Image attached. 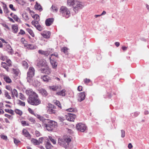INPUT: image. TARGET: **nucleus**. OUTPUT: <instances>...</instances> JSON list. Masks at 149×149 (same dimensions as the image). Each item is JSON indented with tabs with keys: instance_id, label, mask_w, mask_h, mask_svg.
Instances as JSON below:
<instances>
[{
	"instance_id": "f257e3e1",
	"label": "nucleus",
	"mask_w": 149,
	"mask_h": 149,
	"mask_svg": "<svg viewBox=\"0 0 149 149\" xmlns=\"http://www.w3.org/2000/svg\"><path fill=\"white\" fill-rule=\"evenodd\" d=\"M38 118L42 121V126L45 127L48 131H52L55 127L56 123L54 121L49 119H44L43 117L38 115Z\"/></svg>"
},
{
	"instance_id": "f03ea898",
	"label": "nucleus",
	"mask_w": 149,
	"mask_h": 149,
	"mask_svg": "<svg viewBox=\"0 0 149 149\" xmlns=\"http://www.w3.org/2000/svg\"><path fill=\"white\" fill-rule=\"evenodd\" d=\"M27 100L29 104L33 106H37L41 103V101L37 94L31 97H28Z\"/></svg>"
},
{
	"instance_id": "7ed1b4c3",
	"label": "nucleus",
	"mask_w": 149,
	"mask_h": 149,
	"mask_svg": "<svg viewBox=\"0 0 149 149\" xmlns=\"http://www.w3.org/2000/svg\"><path fill=\"white\" fill-rule=\"evenodd\" d=\"M71 141V139L67 137H65L63 138V139L59 138L58 139V145L66 148L68 147L69 143Z\"/></svg>"
},
{
	"instance_id": "20e7f679",
	"label": "nucleus",
	"mask_w": 149,
	"mask_h": 149,
	"mask_svg": "<svg viewBox=\"0 0 149 149\" xmlns=\"http://www.w3.org/2000/svg\"><path fill=\"white\" fill-rule=\"evenodd\" d=\"M60 11L62 14L63 16L66 18H68L70 15V11L65 6L61 7L60 9Z\"/></svg>"
},
{
	"instance_id": "39448f33",
	"label": "nucleus",
	"mask_w": 149,
	"mask_h": 149,
	"mask_svg": "<svg viewBox=\"0 0 149 149\" xmlns=\"http://www.w3.org/2000/svg\"><path fill=\"white\" fill-rule=\"evenodd\" d=\"M34 75V69L33 67H30L27 73V81L31 82L32 78Z\"/></svg>"
},
{
	"instance_id": "423d86ee",
	"label": "nucleus",
	"mask_w": 149,
	"mask_h": 149,
	"mask_svg": "<svg viewBox=\"0 0 149 149\" xmlns=\"http://www.w3.org/2000/svg\"><path fill=\"white\" fill-rule=\"evenodd\" d=\"M83 7L81 3L77 1L75 2L74 5V7L73 10L75 12V13H78V11L80 10Z\"/></svg>"
},
{
	"instance_id": "0eeeda50",
	"label": "nucleus",
	"mask_w": 149,
	"mask_h": 149,
	"mask_svg": "<svg viewBox=\"0 0 149 149\" xmlns=\"http://www.w3.org/2000/svg\"><path fill=\"white\" fill-rule=\"evenodd\" d=\"M76 128L77 130L83 132L86 130L87 127L85 124L80 123L76 125Z\"/></svg>"
},
{
	"instance_id": "6e6552de",
	"label": "nucleus",
	"mask_w": 149,
	"mask_h": 149,
	"mask_svg": "<svg viewBox=\"0 0 149 149\" xmlns=\"http://www.w3.org/2000/svg\"><path fill=\"white\" fill-rule=\"evenodd\" d=\"M76 117V115L73 113H68L66 116V119L69 121H74V120Z\"/></svg>"
},
{
	"instance_id": "1a4fd4ad",
	"label": "nucleus",
	"mask_w": 149,
	"mask_h": 149,
	"mask_svg": "<svg viewBox=\"0 0 149 149\" xmlns=\"http://www.w3.org/2000/svg\"><path fill=\"white\" fill-rule=\"evenodd\" d=\"M85 97V94L84 92L79 93L78 94V100L80 102H81L84 99Z\"/></svg>"
},
{
	"instance_id": "9d476101",
	"label": "nucleus",
	"mask_w": 149,
	"mask_h": 149,
	"mask_svg": "<svg viewBox=\"0 0 149 149\" xmlns=\"http://www.w3.org/2000/svg\"><path fill=\"white\" fill-rule=\"evenodd\" d=\"M54 18H49L46 19L45 21V24L46 26H50L53 22Z\"/></svg>"
},
{
	"instance_id": "9b49d317",
	"label": "nucleus",
	"mask_w": 149,
	"mask_h": 149,
	"mask_svg": "<svg viewBox=\"0 0 149 149\" xmlns=\"http://www.w3.org/2000/svg\"><path fill=\"white\" fill-rule=\"evenodd\" d=\"M23 135L28 139H30L31 138V135L29 133L28 131L26 129H24L22 130Z\"/></svg>"
},
{
	"instance_id": "f8f14e48",
	"label": "nucleus",
	"mask_w": 149,
	"mask_h": 149,
	"mask_svg": "<svg viewBox=\"0 0 149 149\" xmlns=\"http://www.w3.org/2000/svg\"><path fill=\"white\" fill-rule=\"evenodd\" d=\"M37 65L38 67H47V64L45 61H44L43 60H40L37 63Z\"/></svg>"
},
{
	"instance_id": "ddd939ff",
	"label": "nucleus",
	"mask_w": 149,
	"mask_h": 149,
	"mask_svg": "<svg viewBox=\"0 0 149 149\" xmlns=\"http://www.w3.org/2000/svg\"><path fill=\"white\" fill-rule=\"evenodd\" d=\"M61 88V86L59 85H55L49 86V89L54 91H57V90H60Z\"/></svg>"
},
{
	"instance_id": "4468645a",
	"label": "nucleus",
	"mask_w": 149,
	"mask_h": 149,
	"mask_svg": "<svg viewBox=\"0 0 149 149\" xmlns=\"http://www.w3.org/2000/svg\"><path fill=\"white\" fill-rule=\"evenodd\" d=\"M25 92L27 95L29 96V97H31L32 96H33L35 94H36V93L33 91L31 89L26 90Z\"/></svg>"
},
{
	"instance_id": "2eb2a0df",
	"label": "nucleus",
	"mask_w": 149,
	"mask_h": 149,
	"mask_svg": "<svg viewBox=\"0 0 149 149\" xmlns=\"http://www.w3.org/2000/svg\"><path fill=\"white\" fill-rule=\"evenodd\" d=\"M50 32L48 31H45L43 33H41L42 36L44 38H49L50 36Z\"/></svg>"
},
{
	"instance_id": "dca6fc26",
	"label": "nucleus",
	"mask_w": 149,
	"mask_h": 149,
	"mask_svg": "<svg viewBox=\"0 0 149 149\" xmlns=\"http://www.w3.org/2000/svg\"><path fill=\"white\" fill-rule=\"evenodd\" d=\"M6 48L7 51L9 54H13V50L10 45H7L6 46Z\"/></svg>"
},
{
	"instance_id": "f3484780",
	"label": "nucleus",
	"mask_w": 149,
	"mask_h": 149,
	"mask_svg": "<svg viewBox=\"0 0 149 149\" xmlns=\"http://www.w3.org/2000/svg\"><path fill=\"white\" fill-rule=\"evenodd\" d=\"M41 79L44 81L48 82L50 81L51 79L49 76L47 75H44L43 76H41Z\"/></svg>"
},
{
	"instance_id": "a211bd4d",
	"label": "nucleus",
	"mask_w": 149,
	"mask_h": 149,
	"mask_svg": "<svg viewBox=\"0 0 149 149\" xmlns=\"http://www.w3.org/2000/svg\"><path fill=\"white\" fill-rule=\"evenodd\" d=\"M39 92L44 96L46 97L48 95L46 91L43 88L40 89L39 90Z\"/></svg>"
},
{
	"instance_id": "6ab92c4d",
	"label": "nucleus",
	"mask_w": 149,
	"mask_h": 149,
	"mask_svg": "<svg viewBox=\"0 0 149 149\" xmlns=\"http://www.w3.org/2000/svg\"><path fill=\"white\" fill-rule=\"evenodd\" d=\"M41 71L42 72L45 73L47 74H49L51 72L50 70L48 68L47 66L46 67V68H42Z\"/></svg>"
},
{
	"instance_id": "aec40b11",
	"label": "nucleus",
	"mask_w": 149,
	"mask_h": 149,
	"mask_svg": "<svg viewBox=\"0 0 149 149\" xmlns=\"http://www.w3.org/2000/svg\"><path fill=\"white\" fill-rule=\"evenodd\" d=\"M50 62L52 65V67L54 68H56L57 66V63L56 61L51 59V58H49Z\"/></svg>"
},
{
	"instance_id": "412c9836",
	"label": "nucleus",
	"mask_w": 149,
	"mask_h": 149,
	"mask_svg": "<svg viewBox=\"0 0 149 149\" xmlns=\"http://www.w3.org/2000/svg\"><path fill=\"white\" fill-rule=\"evenodd\" d=\"M35 8L37 10H38L40 11L42 10V9L41 5L39 4L37 2H36V4L35 5Z\"/></svg>"
},
{
	"instance_id": "4be33fe9",
	"label": "nucleus",
	"mask_w": 149,
	"mask_h": 149,
	"mask_svg": "<svg viewBox=\"0 0 149 149\" xmlns=\"http://www.w3.org/2000/svg\"><path fill=\"white\" fill-rule=\"evenodd\" d=\"M66 91L65 89H63L61 91L58 92L56 93V94L58 95H60L62 96H64L65 95V92Z\"/></svg>"
},
{
	"instance_id": "5701e85b",
	"label": "nucleus",
	"mask_w": 149,
	"mask_h": 149,
	"mask_svg": "<svg viewBox=\"0 0 149 149\" xmlns=\"http://www.w3.org/2000/svg\"><path fill=\"white\" fill-rule=\"evenodd\" d=\"M18 27L17 24H14L12 25V29L13 32L15 33H17L18 31Z\"/></svg>"
},
{
	"instance_id": "b1692460",
	"label": "nucleus",
	"mask_w": 149,
	"mask_h": 149,
	"mask_svg": "<svg viewBox=\"0 0 149 149\" xmlns=\"http://www.w3.org/2000/svg\"><path fill=\"white\" fill-rule=\"evenodd\" d=\"M38 53L40 54L44 55L45 56H47L49 55L48 51H44L42 50H39L38 51Z\"/></svg>"
},
{
	"instance_id": "393cba45",
	"label": "nucleus",
	"mask_w": 149,
	"mask_h": 149,
	"mask_svg": "<svg viewBox=\"0 0 149 149\" xmlns=\"http://www.w3.org/2000/svg\"><path fill=\"white\" fill-rule=\"evenodd\" d=\"M3 4V10L5 13H8L9 12V11L8 10V8H7V6L6 4H5L3 2H2Z\"/></svg>"
},
{
	"instance_id": "a878e982",
	"label": "nucleus",
	"mask_w": 149,
	"mask_h": 149,
	"mask_svg": "<svg viewBox=\"0 0 149 149\" xmlns=\"http://www.w3.org/2000/svg\"><path fill=\"white\" fill-rule=\"evenodd\" d=\"M45 147L47 149H52L53 146L49 142L47 141L46 143Z\"/></svg>"
},
{
	"instance_id": "bb28decb",
	"label": "nucleus",
	"mask_w": 149,
	"mask_h": 149,
	"mask_svg": "<svg viewBox=\"0 0 149 149\" xmlns=\"http://www.w3.org/2000/svg\"><path fill=\"white\" fill-rule=\"evenodd\" d=\"M27 47V48H29L31 49H35L36 48V46H34L32 44H29L26 46Z\"/></svg>"
},
{
	"instance_id": "cd10ccee",
	"label": "nucleus",
	"mask_w": 149,
	"mask_h": 149,
	"mask_svg": "<svg viewBox=\"0 0 149 149\" xmlns=\"http://www.w3.org/2000/svg\"><path fill=\"white\" fill-rule=\"evenodd\" d=\"M49 114H55L56 111L54 109L49 108L47 110Z\"/></svg>"
},
{
	"instance_id": "c85d7f7f",
	"label": "nucleus",
	"mask_w": 149,
	"mask_h": 149,
	"mask_svg": "<svg viewBox=\"0 0 149 149\" xmlns=\"http://www.w3.org/2000/svg\"><path fill=\"white\" fill-rule=\"evenodd\" d=\"M17 104L20 105L21 106H25V103L24 102H22L20 100H17Z\"/></svg>"
},
{
	"instance_id": "c756f323",
	"label": "nucleus",
	"mask_w": 149,
	"mask_h": 149,
	"mask_svg": "<svg viewBox=\"0 0 149 149\" xmlns=\"http://www.w3.org/2000/svg\"><path fill=\"white\" fill-rule=\"evenodd\" d=\"M26 31L33 37H34V34L32 30L30 29L27 28L26 29Z\"/></svg>"
},
{
	"instance_id": "7c9ffc66",
	"label": "nucleus",
	"mask_w": 149,
	"mask_h": 149,
	"mask_svg": "<svg viewBox=\"0 0 149 149\" xmlns=\"http://www.w3.org/2000/svg\"><path fill=\"white\" fill-rule=\"evenodd\" d=\"M39 20H33L31 22V23L34 26H36L38 24H40L39 23Z\"/></svg>"
},
{
	"instance_id": "2f4dec72",
	"label": "nucleus",
	"mask_w": 149,
	"mask_h": 149,
	"mask_svg": "<svg viewBox=\"0 0 149 149\" xmlns=\"http://www.w3.org/2000/svg\"><path fill=\"white\" fill-rule=\"evenodd\" d=\"M68 48L65 47H63L61 49V51L62 52H63V53L65 54H68Z\"/></svg>"
},
{
	"instance_id": "473e14b6",
	"label": "nucleus",
	"mask_w": 149,
	"mask_h": 149,
	"mask_svg": "<svg viewBox=\"0 0 149 149\" xmlns=\"http://www.w3.org/2000/svg\"><path fill=\"white\" fill-rule=\"evenodd\" d=\"M31 141L32 143H34L35 145L39 144V141L37 140L34 139L32 138L31 140Z\"/></svg>"
},
{
	"instance_id": "72a5a7b5",
	"label": "nucleus",
	"mask_w": 149,
	"mask_h": 149,
	"mask_svg": "<svg viewBox=\"0 0 149 149\" xmlns=\"http://www.w3.org/2000/svg\"><path fill=\"white\" fill-rule=\"evenodd\" d=\"M4 80L7 83H10L11 82V80L8 77H4Z\"/></svg>"
},
{
	"instance_id": "f704fd0d",
	"label": "nucleus",
	"mask_w": 149,
	"mask_h": 149,
	"mask_svg": "<svg viewBox=\"0 0 149 149\" xmlns=\"http://www.w3.org/2000/svg\"><path fill=\"white\" fill-rule=\"evenodd\" d=\"M6 88L8 89V90L10 91L11 93V95L12 97H14V95L13 94V92L12 89L10 87V86H6Z\"/></svg>"
},
{
	"instance_id": "c9c22d12",
	"label": "nucleus",
	"mask_w": 149,
	"mask_h": 149,
	"mask_svg": "<svg viewBox=\"0 0 149 149\" xmlns=\"http://www.w3.org/2000/svg\"><path fill=\"white\" fill-rule=\"evenodd\" d=\"M15 112L17 114H18L20 116H21L22 114V111L19 109H16L15 110Z\"/></svg>"
},
{
	"instance_id": "e433bc0d",
	"label": "nucleus",
	"mask_w": 149,
	"mask_h": 149,
	"mask_svg": "<svg viewBox=\"0 0 149 149\" xmlns=\"http://www.w3.org/2000/svg\"><path fill=\"white\" fill-rule=\"evenodd\" d=\"M67 111H69L70 112H76L77 111V110L75 108H71L68 109L66 110Z\"/></svg>"
},
{
	"instance_id": "4c0bfd02",
	"label": "nucleus",
	"mask_w": 149,
	"mask_h": 149,
	"mask_svg": "<svg viewBox=\"0 0 149 149\" xmlns=\"http://www.w3.org/2000/svg\"><path fill=\"white\" fill-rule=\"evenodd\" d=\"M5 111L6 112H8L12 115L14 114V111L12 109L10 110L9 109H5Z\"/></svg>"
},
{
	"instance_id": "58836bf2",
	"label": "nucleus",
	"mask_w": 149,
	"mask_h": 149,
	"mask_svg": "<svg viewBox=\"0 0 149 149\" xmlns=\"http://www.w3.org/2000/svg\"><path fill=\"white\" fill-rule=\"evenodd\" d=\"M35 27L39 31H41L42 30V27L40 24H38Z\"/></svg>"
},
{
	"instance_id": "ea45409f",
	"label": "nucleus",
	"mask_w": 149,
	"mask_h": 149,
	"mask_svg": "<svg viewBox=\"0 0 149 149\" xmlns=\"http://www.w3.org/2000/svg\"><path fill=\"white\" fill-rule=\"evenodd\" d=\"M22 65L25 68H27L28 66V65L26 61H24L22 62Z\"/></svg>"
},
{
	"instance_id": "a19ab883",
	"label": "nucleus",
	"mask_w": 149,
	"mask_h": 149,
	"mask_svg": "<svg viewBox=\"0 0 149 149\" xmlns=\"http://www.w3.org/2000/svg\"><path fill=\"white\" fill-rule=\"evenodd\" d=\"M32 17L35 20H40L39 16L37 14H35L32 16Z\"/></svg>"
},
{
	"instance_id": "79ce46f5",
	"label": "nucleus",
	"mask_w": 149,
	"mask_h": 149,
	"mask_svg": "<svg viewBox=\"0 0 149 149\" xmlns=\"http://www.w3.org/2000/svg\"><path fill=\"white\" fill-rule=\"evenodd\" d=\"M49 139L54 144H55L56 143V141L54 139H53L52 138V137L51 136H49Z\"/></svg>"
},
{
	"instance_id": "37998d69",
	"label": "nucleus",
	"mask_w": 149,
	"mask_h": 149,
	"mask_svg": "<svg viewBox=\"0 0 149 149\" xmlns=\"http://www.w3.org/2000/svg\"><path fill=\"white\" fill-rule=\"evenodd\" d=\"M12 17L16 22H19V20H20L16 15H14L13 16H12Z\"/></svg>"
},
{
	"instance_id": "c03bdc74",
	"label": "nucleus",
	"mask_w": 149,
	"mask_h": 149,
	"mask_svg": "<svg viewBox=\"0 0 149 149\" xmlns=\"http://www.w3.org/2000/svg\"><path fill=\"white\" fill-rule=\"evenodd\" d=\"M21 123L23 126H29V124L28 123H26V121H21Z\"/></svg>"
},
{
	"instance_id": "a18cd8bd",
	"label": "nucleus",
	"mask_w": 149,
	"mask_h": 149,
	"mask_svg": "<svg viewBox=\"0 0 149 149\" xmlns=\"http://www.w3.org/2000/svg\"><path fill=\"white\" fill-rule=\"evenodd\" d=\"M51 8L53 10V11L57 12L58 10V8L56 7L53 6L52 5L51 7Z\"/></svg>"
},
{
	"instance_id": "49530a36",
	"label": "nucleus",
	"mask_w": 149,
	"mask_h": 149,
	"mask_svg": "<svg viewBox=\"0 0 149 149\" xmlns=\"http://www.w3.org/2000/svg\"><path fill=\"white\" fill-rule=\"evenodd\" d=\"M1 65L2 66L6 69H7L8 68L7 67V65L5 63L2 62Z\"/></svg>"
},
{
	"instance_id": "de8ad7c7",
	"label": "nucleus",
	"mask_w": 149,
	"mask_h": 149,
	"mask_svg": "<svg viewBox=\"0 0 149 149\" xmlns=\"http://www.w3.org/2000/svg\"><path fill=\"white\" fill-rule=\"evenodd\" d=\"M13 71L14 74H15L16 76H18L19 74V71L17 70L13 69Z\"/></svg>"
},
{
	"instance_id": "09e8293b",
	"label": "nucleus",
	"mask_w": 149,
	"mask_h": 149,
	"mask_svg": "<svg viewBox=\"0 0 149 149\" xmlns=\"http://www.w3.org/2000/svg\"><path fill=\"white\" fill-rule=\"evenodd\" d=\"M5 97H6L8 99H11V97L9 95L8 92L7 91H6L5 92Z\"/></svg>"
},
{
	"instance_id": "8fccbe9b",
	"label": "nucleus",
	"mask_w": 149,
	"mask_h": 149,
	"mask_svg": "<svg viewBox=\"0 0 149 149\" xmlns=\"http://www.w3.org/2000/svg\"><path fill=\"white\" fill-rule=\"evenodd\" d=\"M1 24L3 27H5L8 30H9L10 29V28L5 23H1Z\"/></svg>"
},
{
	"instance_id": "3c124183",
	"label": "nucleus",
	"mask_w": 149,
	"mask_h": 149,
	"mask_svg": "<svg viewBox=\"0 0 149 149\" xmlns=\"http://www.w3.org/2000/svg\"><path fill=\"white\" fill-rule=\"evenodd\" d=\"M121 137L122 138H124L125 136V132L123 130H121Z\"/></svg>"
},
{
	"instance_id": "603ef678",
	"label": "nucleus",
	"mask_w": 149,
	"mask_h": 149,
	"mask_svg": "<svg viewBox=\"0 0 149 149\" xmlns=\"http://www.w3.org/2000/svg\"><path fill=\"white\" fill-rule=\"evenodd\" d=\"M54 103L59 108H60L61 109V107L60 106V102L58 101H56Z\"/></svg>"
},
{
	"instance_id": "864d4df0",
	"label": "nucleus",
	"mask_w": 149,
	"mask_h": 149,
	"mask_svg": "<svg viewBox=\"0 0 149 149\" xmlns=\"http://www.w3.org/2000/svg\"><path fill=\"white\" fill-rule=\"evenodd\" d=\"M13 92V95H14L17 97L18 96V94L16 90L15 89H14Z\"/></svg>"
},
{
	"instance_id": "5fc2aeb1",
	"label": "nucleus",
	"mask_w": 149,
	"mask_h": 149,
	"mask_svg": "<svg viewBox=\"0 0 149 149\" xmlns=\"http://www.w3.org/2000/svg\"><path fill=\"white\" fill-rule=\"evenodd\" d=\"M48 107L49 108L53 109H55L56 108V107L55 106L51 104H49L48 105Z\"/></svg>"
},
{
	"instance_id": "6e6d98bb",
	"label": "nucleus",
	"mask_w": 149,
	"mask_h": 149,
	"mask_svg": "<svg viewBox=\"0 0 149 149\" xmlns=\"http://www.w3.org/2000/svg\"><path fill=\"white\" fill-rule=\"evenodd\" d=\"M19 98L20 99L22 100H24L25 99V97L23 95L22 93H20V97Z\"/></svg>"
},
{
	"instance_id": "4d7b16f0",
	"label": "nucleus",
	"mask_w": 149,
	"mask_h": 149,
	"mask_svg": "<svg viewBox=\"0 0 149 149\" xmlns=\"http://www.w3.org/2000/svg\"><path fill=\"white\" fill-rule=\"evenodd\" d=\"M4 115L6 117H7L9 119H12L13 118V117L11 115L7 114H5Z\"/></svg>"
},
{
	"instance_id": "13d9d810",
	"label": "nucleus",
	"mask_w": 149,
	"mask_h": 149,
	"mask_svg": "<svg viewBox=\"0 0 149 149\" xmlns=\"http://www.w3.org/2000/svg\"><path fill=\"white\" fill-rule=\"evenodd\" d=\"M6 61V62L8 63V65L9 66H11V61L10 59H7Z\"/></svg>"
},
{
	"instance_id": "bf43d9fd",
	"label": "nucleus",
	"mask_w": 149,
	"mask_h": 149,
	"mask_svg": "<svg viewBox=\"0 0 149 149\" xmlns=\"http://www.w3.org/2000/svg\"><path fill=\"white\" fill-rule=\"evenodd\" d=\"M1 137L2 139L4 140H6L7 139V137L6 136L2 134L1 135Z\"/></svg>"
},
{
	"instance_id": "052dcab7",
	"label": "nucleus",
	"mask_w": 149,
	"mask_h": 149,
	"mask_svg": "<svg viewBox=\"0 0 149 149\" xmlns=\"http://www.w3.org/2000/svg\"><path fill=\"white\" fill-rule=\"evenodd\" d=\"M9 8L13 10L16 11V9L13 7V4H10L9 5Z\"/></svg>"
},
{
	"instance_id": "680f3d73",
	"label": "nucleus",
	"mask_w": 149,
	"mask_h": 149,
	"mask_svg": "<svg viewBox=\"0 0 149 149\" xmlns=\"http://www.w3.org/2000/svg\"><path fill=\"white\" fill-rule=\"evenodd\" d=\"M16 3L19 4H21L23 2V1L21 0H15Z\"/></svg>"
},
{
	"instance_id": "e2e57ef3",
	"label": "nucleus",
	"mask_w": 149,
	"mask_h": 149,
	"mask_svg": "<svg viewBox=\"0 0 149 149\" xmlns=\"http://www.w3.org/2000/svg\"><path fill=\"white\" fill-rule=\"evenodd\" d=\"M29 120L31 122L35 123L36 122L35 120L32 118H30L29 119Z\"/></svg>"
},
{
	"instance_id": "0e129e2a",
	"label": "nucleus",
	"mask_w": 149,
	"mask_h": 149,
	"mask_svg": "<svg viewBox=\"0 0 149 149\" xmlns=\"http://www.w3.org/2000/svg\"><path fill=\"white\" fill-rule=\"evenodd\" d=\"M28 110L30 113L32 114L35 115L34 111L32 110V109H31L30 108H29Z\"/></svg>"
},
{
	"instance_id": "69168bd1",
	"label": "nucleus",
	"mask_w": 149,
	"mask_h": 149,
	"mask_svg": "<svg viewBox=\"0 0 149 149\" xmlns=\"http://www.w3.org/2000/svg\"><path fill=\"white\" fill-rule=\"evenodd\" d=\"M91 81L90 79H84V81L85 84H88Z\"/></svg>"
},
{
	"instance_id": "338daca9",
	"label": "nucleus",
	"mask_w": 149,
	"mask_h": 149,
	"mask_svg": "<svg viewBox=\"0 0 149 149\" xmlns=\"http://www.w3.org/2000/svg\"><path fill=\"white\" fill-rule=\"evenodd\" d=\"M14 141L15 144H17L18 143L20 142V141L15 139H14Z\"/></svg>"
},
{
	"instance_id": "774afa93",
	"label": "nucleus",
	"mask_w": 149,
	"mask_h": 149,
	"mask_svg": "<svg viewBox=\"0 0 149 149\" xmlns=\"http://www.w3.org/2000/svg\"><path fill=\"white\" fill-rule=\"evenodd\" d=\"M6 58V57L5 56L1 55V59L2 61H4Z\"/></svg>"
}]
</instances>
